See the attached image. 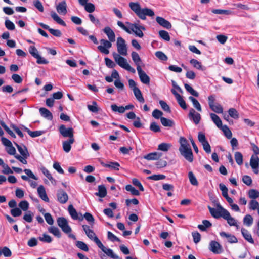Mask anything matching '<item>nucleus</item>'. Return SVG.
Here are the masks:
<instances>
[{"instance_id": "f257e3e1", "label": "nucleus", "mask_w": 259, "mask_h": 259, "mask_svg": "<svg viewBox=\"0 0 259 259\" xmlns=\"http://www.w3.org/2000/svg\"><path fill=\"white\" fill-rule=\"evenodd\" d=\"M116 47L118 53L113 52L112 55L115 62L121 68L135 73V69L131 66L127 60L121 56L127 55V46L125 40L121 37L117 38Z\"/></svg>"}, {"instance_id": "f03ea898", "label": "nucleus", "mask_w": 259, "mask_h": 259, "mask_svg": "<svg viewBox=\"0 0 259 259\" xmlns=\"http://www.w3.org/2000/svg\"><path fill=\"white\" fill-rule=\"evenodd\" d=\"M127 26H126L122 22L118 21L117 25L119 27L125 31L127 33L131 34L134 33L137 37L142 38L144 36L142 30H145V28L144 26L140 25L137 23H131L130 22H126Z\"/></svg>"}, {"instance_id": "7ed1b4c3", "label": "nucleus", "mask_w": 259, "mask_h": 259, "mask_svg": "<svg viewBox=\"0 0 259 259\" xmlns=\"http://www.w3.org/2000/svg\"><path fill=\"white\" fill-rule=\"evenodd\" d=\"M129 6L132 11L142 20H145L146 16L152 17L154 15V12L152 9L147 8H141L138 3L131 2Z\"/></svg>"}, {"instance_id": "20e7f679", "label": "nucleus", "mask_w": 259, "mask_h": 259, "mask_svg": "<svg viewBox=\"0 0 259 259\" xmlns=\"http://www.w3.org/2000/svg\"><path fill=\"white\" fill-rule=\"evenodd\" d=\"M180 146L179 151L181 154L188 161L192 162L193 160V156L192 149L187 139L184 137L180 138Z\"/></svg>"}, {"instance_id": "39448f33", "label": "nucleus", "mask_w": 259, "mask_h": 259, "mask_svg": "<svg viewBox=\"0 0 259 259\" xmlns=\"http://www.w3.org/2000/svg\"><path fill=\"white\" fill-rule=\"evenodd\" d=\"M57 222L58 225L64 233L69 234L71 232V228L69 225L67 219L63 217H59L57 219Z\"/></svg>"}, {"instance_id": "423d86ee", "label": "nucleus", "mask_w": 259, "mask_h": 259, "mask_svg": "<svg viewBox=\"0 0 259 259\" xmlns=\"http://www.w3.org/2000/svg\"><path fill=\"white\" fill-rule=\"evenodd\" d=\"M208 104L210 109L215 113H222L223 109L222 106L219 103H214L215 97L211 95L208 97Z\"/></svg>"}, {"instance_id": "0eeeda50", "label": "nucleus", "mask_w": 259, "mask_h": 259, "mask_svg": "<svg viewBox=\"0 0 259 259\" xmlns=\"http://www.w3.org/2000/svg\"><path fill=\"white\" fill-rule=\"evenodd\" d=\"M82 228L88 238L95 242L97 246L101 242V241L97 237L93 230L91 229L89 226L83 225H82Z\"/></svg>"}, {"instance_id": "6e6552de", "label": "nucleus", "mask_w": 259, "mask_h": 259, "mask_svg": "<svg viewBox=\"0 0 259 259\" xmlns=\"http://www.w3.org/2000/svg\"><path fill=\"white\" fill-rule=\"evenodd\" d=\"M112 42L104 39L100 40L101 45L98 46V49L102 53L108 54L109 53V49L112 47Z\"/></svg>"}, {"instance_id": "1a4fd4ad", "label": "nucleus", "mask_w": 259, "mask_h": 259, "mask_svg": "<svg viewBox=\"0 0 259 259\" xmlns=\"http://www.w3.org/2000/svg\"><path fill=\"white\" fill-rule=\"evenodd\" d=\"M208 209L211 215L215 218H223V214H225L227 211L226 209H224L220 205H218L217 208H211L208 206Z\"/></svg>"}, {"instance_id": "9d476101", "label": "nucleus", "mask_w": 259, "mask_h": 259, "mask_svg": "<svg viewBox=\"0 0 259 259\" xmlns=\"http://www.w3.org/2000/svg\"><path fill=\"white\" fill-rule=\"evenodd\" d=\"M59 131L64 137H68L69 139L74 138L73 130L72 127L67 128L64 125H61L59 127Z\"/></svg>"}, {"instance_id": "9b49d317", "label": "nucleus", "mask_w": 259, "mask_h": 259, "mask_svg": "<svg viewBox=\"0 0 259 259\" xmlns=\"http://www.w3.org/2000/svg\"><path fill=\"white\" fill-rule=\"evenodd\" d=\"M98 247L100 248L102 251L104 252L108 256L113 259H122L119 257L117 254H115L113 251L108 248H107L101 242L98 245Z\"/></svg>"}, {"instance_id": "f8f14e48", "label": "nucleus", "mask_w": 259, "mask_h": 259, "mask_svg": "<svg viewBox=\"0 0 259 259\" xmlns=\"http://www.w3.org/2000/svg\"><path fill=\"white\" fill-rule=\"evenodd\" d=\"M209 249L214 254H220L223 250L222 246L215 241H210Z\"/></svg>"}, {"instance_id": "ddd939ff", "label": "nucleus", "mask_w": 259, "mask_h": 259, "mask_svg": "<svg viewBox=\"0 0 259 259\" xmlns=\"http://www.w3.org/2000/svg\"><path fill=\"white\" fill-rule=\"evenodd\" d=\"M250 165L252 168L253 172L257 174L259 172V158L257 155H252L250 160Z\"/></svg>"}, {"instance_id": "4468645a", "label": "nucleus", "mask_w": 259, "mask_h": 259, "mask_svg": "<svg viewBox=\"0 0 259 259\" xmlns=\"http://www.w3.org/2000/svg\"><path fill=\"white\" fill-rule=\"evenodd\" d=\"M137 70L141 81L143 83L148 84L150 82L149 77L142 70L141 67H137Z\"/></svg>"}, {"instance_id": "2eb2a0df", "label": "nucleus", "mask_w": 259, "mask_h": 259, "mask_svg": "<svg viewBox=\"0 0 259 259\" xmlns=\"http://www.w3.org/2000/svg\"><path fill=\"white\" fill-rule=\"evenodd\" d=\"M189 117L190 119L192 120L196 124H198L201 119L200 114L196 112L193 108H191L189 110Z\"/></svg>"}, {"instance_id": "dca6fc26", "label": "nucleus", "mask_w": 259, "mask_h": 259, "mask_svg": "<svg viewBox=\"0 0 259 259\" xmlns=\"http://www.w3.org/2000/svg\"><path fill=\"white\" fill-rule=\"evenodd\" d=\"M223 218L227 221V223L230 226H235L238 229L239 226L237 224V221L234 218L230 215V213L228 210L226 211L225 214H223Z\"/></svg>"}, {"instance_id": "f3484780", "label": "nucleus", "mask_w": 259, "mask_h": 259, "mask_svg": "<svg viewBox=\"0 0 259 259\" xmlns=\"http://www.w3.org/2000/svg\"><path fill=\"white\" fill-rule=\"evenodd\" d=\"M57 199L59 202L64 204L68 200V195L64 190H59L57 193Z\"/></svg>"}, {"instance_id": "a211bd4d", "label": "nucleus", "mask_w": 259, "mask_h": 259, "mask_svg": "<svg viewBox=\"0 0 259 259\" xmlns=\"http://www.w3.org/2000/svg\"><path fill=\"white\" fill-rule=\"evenodd\" d=\"M39 25L41 26L44 29L48 30L54 36L56 37H60L61 36V32L58 29H54L50 28V27L42 23H39Z\"/></svg>"}, {"instance_id": "6ab92c4d", "label": "nucleus", "mask_w": 259, "mask_h": 259, "mask_svg": "<svg viewBox=\"0 0 259 259\" xmlns=\"http://www.w3.org/2000/svg\"><path fill=\"white\" fill-rule=\"evenodd\" d=\"M103 32L106 34L111 42H114L115 40V34L114 31L109 26L105 27L103 29Z\"/></svg>"}, {"instance_id": "aec40b11", "label": "nucleus", "mask_w": 259, "mask_h": 259, "mask_svg": "<svg viewBox=\"0 0 259 259\" xmlns=\"http://www.w3.org/2000/svg\"><path fill=\"white\" fill-rule=\"evenodd\" d=\"M68 210L69 214L73 220H79L80 221L83 220L82 215H80V217H79L76 210L72 205H69Z\"/></svg>"}, {"instance_id": "412c9836", "label": "nucleus", "mask_w": 259, "mask_h": 259, "mask_svg": "<svg viewBox=\"0 0 259 259\" xmlns=\"http://www.w3.org/2000/svg\"><path fill=\"white\" fill-rule=\"evenodd\" d=\"M156 21L160 25L166 29H170L171 27L170 23L161 17L157 16Z\"/></svg>"}, {"instance_id": "4be33fe9", "label": "nucleus", "mask_w": 259, "mask_h": 259, "mask_svg": "<svg viewBox=\"0 0 259 259\" xmlns=\"http://www.w3.org/2000/svg\"><path fill=\"white\" fill-rule=\"evenodd\" d=\"M56 10L58 13L65 15L67 13V5L65 1H62L56 6Z\"/></svg>"}, {"instance_id": "5701e85b", "label": "nucleus", "mask_w": 259, "mask_h": 259, "mask_svg": "<svg viewBox=\"0 0 259 259\" xmlns=\"http://www.w3.org/2000/svg\"><path fill=\"white\" fill-rule=\"evenodd\" d=\"M37 192L39 196L45 202H49V199L48 197L45 189L42 185H40L37 188Z\"/></svg>"}, {"instance_id": "b1692460", "label": "nucleus", "mask_w": 259, "mask_h": 259, "mask_svg": "<svg viewBox=\"0 0 259 259\" xmlns=\"http://www.w3.org/2000/svg\"><path fill=\"white\" fill-rule=\"evenodd\" d=\"M162 156V154L159 152H152L144 156V158L148 160H157Z\"/></svg>"}, {"instance_id": "393cba45", "label": "nucleus", "mask_w": 259, "mask_h": 259, "mask_svg": "<svg viewBox=\"0 0 259 259\" xmlns=\"http://www.w3.org/2000/svg\"><path fill=\"white\" fill-rule=\"evenodd\" d=\"M74 139H69L68 140L63 142V149L64 151L68 153L71 148V145L74 143Z\"/></svg>"}, {"instance_id": "a878e982", "label": "nucleus", "mask_w": 259, "mask_h": 259, "mask_svg": "<svg viewBox=\"0 0 259 259\" xmlns=\"http://www.w3.org/2000/svg\"><path fill=\"white\" fill-rule=\"evenodd\" d=\"M101 164L105 167L110 168L115 170H118L120 167V164L117 162H109L108 163H105L102 162Z\"/></svg>"}, {"instance_id": "bb28decb", "label": "nucleus", "mask_w": 259, "mask_h": 259, "mask_svg": "<svg viewBox=\"0 0 259 259\" xmlns=\"http://www.w3.org/2000/svg\"><path fill=\"white\" fill-rule=\"evenodd\" d=\"M98 191L95 193V195L100 198H104L107 195V190L105 186L103 185L98 186Z\"/></svg>"}, {"instance_id": "cd10ccee", "label": "nucleus", "mask_w": 259, "mask_h": 259, "mask_svg": "<svg viewBox=\"0 0 259 259\" xmlns=\"http://www.w3.org/2000/svg\"><path fill=\"white\" fill-rule=\"evenodd\" d=\"M39 112L41 115L45 118L51 120L53 119V115L51 112L45 108H40Z\"/></svg>"}, {"instance_id": "c85d7f7f", "label": "nucleus", "mask_w": 259, "mask_h": 259, "mask_svg": "<svg viewBox=\"0 0 259 259\" xmlns=\"http://www.w3.org/2000/svg\"><path fill=\"white\" fill-rule=\"evenodd\" d=\"M23 129L32 138H35L39 137L42 135L44 132L42 131H31L29 128L26 127L24 126Z\"/></svg>"}, {"instance_id": "c756f323", "label": "nucleus", "mask_w": 259, "mask_h": 259, "mask_svg": "<svg viewBox=\"0 0 259 259\" xmlns=\"http://www.w3.org/2000/svg\"><path fill=\"white\" fill-rule=\"evenodd\" d=\"M241 233L243 237L249 243L253 244L254 240L251 236L250 233L245 229H241Z\"/></svg>"}, {"instance_id": "7c9ffc66", "label": "nucleus", "mask_w": 259, "mask_h": 259, "mask_svg": "<svg viewBox=\"0 0 259 259\" xmlns=\"http://www.w3.org/2000/svg\"><path fill=\"white\" fill-rule=\"evenodd\" d=\"M14 144L17 147L18 151L20 152L21 155L24 157H28L29 156V153L25 146H21L15 142H14Z\"/></svg>"}, {"instance_id": "2f4dec72", "label": "nucleus", "mask_w": 259, "mask_h": 259, "mask_svg": "<svg viewBox=\"0 0 259 259\" xmlns=\"http://www.w3.org/2000/svg\"><path fill=\"white\" fill-rule=\"evenodd\" d=\"M51 16L53 19L59 24L63 26H66L65 22L54 11L51 12Z\"/></svg>"}, {"instance_id": "473e14b6", "label": "nucleus", "mask_w": 259, "mask_h": 259, "mask_svg": "<svg viewBox=\"0 0 259 259\" xmlns=\"http://www.w3.org/2000/svg\"><path fill=\"white\" fill-rule=\"evenodd\" d=\"M172 145L168 143H161L158 145L157 150L167 152L171 147Z\"/></svg>"}, {"instance_id": "72a5a7b5", "label": "nucleus", "mask_w": 259, "mask_h": 259, "mask_svg": "<svg viewBox=\"0 0 259 259\" xmlns=\"http://www.w3.org/2000/svg\"><path fill=\"white\" fill-rule=\"evenodd\" d=\"M132 58L135 64L137 67H141L140 63L141 62V59L139 54L136 52H133L131 54Z\"/></svg>"}, {"instance_id": "f704fd0d", "label": "nucleus", "mask_w": 259, "mask_h": 259, "mask_svg": "<svg viewBox=\"0 0 259 259\" xmlns=\"http://www.w3.org/2000/svg\"><path fill=\"white\" fill-rule=\"evenodd\" d=\"M210 116L211 118V120L215 123L216 126L218 128H221V127L222 126V123L220 117L214 113H210Z\"/></svg>"}, {"instance_id": "c9c22d12", "label": "nucleus", "mask_w": 259, "mask_h": 259, "mask_svg": "<svg viewBox=\"0 0 259 259\" xmlns=\"http://www.w3.org/2000/svg\"><path fill=\"white\" fill-rule=\"evenodd\" d=\"M190 63L194 68H196L197 69L200 70H205V68L202 66L201 63L195 59H192L190 60Z\"/></svg>"}, {"instance_id": "e433bc0d", "label": "nucleus", "mask_w": 259, "mask_h": 259, "mask_svg": "<svg viewBox=\"0 0 259 259\" xmlns=\"http://www.w3.org/2000/svg\"><path fill=\"white\" fill-rule=\"evenodd\" d=\"M160 121L161 124L166 127H172L175 125L173 120L166 118L165 117H161Z\"/></svg>"}, {"instance_id": "4c0bfd02", "label": "nucleus", "mask_w": 259, "mask_h": 259, "mask_svg": "<svg viewBox=\"0 0 259 259\" xmlns=\"http://www.w3.org/2000/svg\"><path fill=\"white\" fill-rule=\"evenodd\" d=\"M48 231L58 238H60L61 236V232L59 229L54 226H51L48 228Z\"/></svg>"}, {"instance_id": "58836bf2", "label": "nucleus", "mask_w": 259, "mask_h": 259, "mask_svg": "<svg viewBox=\"0 0 259 259\" xmlns=\"http://www.w3.org/2000/svg\"><path fill=\"white\" fill-rule=\"evenodd\" d=\"M133 92L135 97L140 102H144V99L142 95L141 91L139 89V88H135L133 91Z\"/></svg>"}, {"instance_id": "ea45409f", "label": "nucleus", "mask_w": 259, "mask_h": 259, "mask_svg": "<svg viewBox=\"0 0 259 259\" xmlns=\"http://www.w3.org/2000/svg\"><path fill=\"white\" fill-rule=\"evenodd\" d=\"M212 12L217 14H224L226 15H231L233 12L229 10H223V9H213Z\"/></svg>"}, {"instance_id": "a19ab883", "label": "nucleus", "mask_w": 259, "mask_h": 259, "mask_svg": "<svg viewBox=\"0 0 259 259\" xmlns=\"http://www.w3.org/2000/svg\"><path fill=\"white\" fill-rule=\"evenodd\" d=\"M189 99L192 102L193 106L198 111H202L201 106L199 102L192 96H190Z\"/></svg>"}, {"instance_id": "79ce46f5", "label": "nucleus", "mask_w": 259, "mask_h": 259, "mask_svg": "<svg viewBox=\"0 0 259 259\" xmlns=\"http://www.w3.org/2000/svg\"><path fill=\"white\" fill-rule=\"evenodd\" d=\"M249 208L250 209L253 210L257 209L258 214H259V203L256 200H251L249 204Z\"/></svg>"}, {"instance_id": "37998d69", "label": "nucleus", "mask_w": 259, "mask_h": 259, "mask_svg": "<svg viewBox=\"0 0 259 259\" xmlns=\"http://www.w3.org/2000/svg\"><path fill=\"white\" fill-rule=\"evenodd\" d=\"M75 245L78 248L84 251L87 252L89 251L88 245L82 241H77L75 243Z\"/></svg>"}, {"instance_id": "c03bdc74", "label": "nucleus", "mask_w": 259, "mask_h": 259, "mask_svg": "<svg viewBox=\"0 0 259 259\" xmlns=\"http://www.w3.org/2000/svg\"><path fill=\"white\" fill-rule=\"evenodd\" d=\"M202 223L203 224L198 226V228L201 231H204L206 228L211 226V223L208 220H203Z\"/></svg>"}, {"instance_id": "a18cd8bd", "label": "nucleus", "mask_w": 259, "mask_h": 259, "mask_svg": "<svg viewBox=\"0 0 259 259\" xmlns=\"http://www.w3.org/2000/svg\"><path fill=\"white\" fill-rule=\"evenodd\" d=\"M250 198L254 200L259 197V191L255 189H250L248 192Z\"/></svg>"}, {"instance_id": "49530a36", "label": "nucleus", "mask_w": 259, "mask_h": 259, "mask_svg": "<svg viewBox=\"0 0 259 259\" xmlns=\"http://www.w3.org/2000/svg\"><path fill=\"white\" fill-rule=\"evenodd\" d=\"M38 239L42 242L48 243L52 241L51 237L46 233H44L41 236H39Z\"/></svg>"}, {"instance_id": "de8ad7c7", "label": "nucleus", "mask_w": 259, "mask_h": 259, "mask_svg": "<svg viewBox=\"0 0 259 259\" xmlns=\"http://www.w3.org/2000/svg\"><path fill=\"white\" fill-rule=\"evenodd\" d=\"M253 219L250 214L246 215L243 219V223L247 226H250L253 223Z\"/></svg>"}, {"instance_id": "09e8293b", "label": "nucleus", "mask_w": 259, "mask_h": 259, "mask_svg": "<svg viewBox=\"0 0 259 259\" xmlns=\"http://www.w3.org/2000/svg\"><path fill=\"white\" fill-rule=\"evenodd\" d=\"M125 189L126 191L130 192L133 195L139 196L140 195L139 192L131 185H126Z\"/></svg>"}, {"instance_id": "8fccbe9b", "label": "nucleus", "mask_w": 259, "mask_h": 259, "mask_svg": "<svg viewBox=\"0 0 259 259\" xmlns=\"http://www.w3.org/2000/svg\"><path fill=\"white\" fill-rule=\"evenodd\" d=\"M188 178L191 184L194 186H197L198 185V182L192 171H190L188 173Z\"/></svg>"}, {"instance_id": "3c124183", "label": "nucleus", "mask_w": 259, "mask_h": 259, "mask_svg": "<svg viewBox=\"0 0 259 259\" xmlns=\"http://www.w3.org/2000/svg\"><path fill=\"white\" fill-rule=\"evenodd\" d=\"M185 88L186 91L189 92L192 95L197 97L199 96V93L196 91L194 90L190 85L185 84Z\"/></svg>"}, {"instance_id": "603ef678", "label": "nucleus", "mask_w": 259, "mask_h": 259, "mask_svg": "<svg viewBox=\"0 0 259 259\" xmlns=\"http://www.w3.org/2000/svg\"><path fill=\"white\" fill-rule=\"evenodd\" d=\"M220 128L222 130V131L223 132L227 138L230 139L231 138L232 135V133L227 126L222 125Z\"/></svg>"}, {"instance_id": "864d4df0", "label": "nucleus", "mask_w": 259, "mask_h": 259, "mask_svg": "<svg viewBox=\"0 0 259 259\" xmlns=\"http://www.w3.org/2000/svg\"><path fill=\"white\" fill-rule=\"evenodd\" d=\"M235 159L238 165H241L243 163L242 154L239 152H236L235 153Z\"/></svg>"}, {"instance_id": "5fc2aeb1", "label": "nucleus", "mask_w": 259, "mask_h": 259, "mask_svg": "<svg viewBox=\"0 0 259 259\" xmlns=\"http://www.w3.org/2000/svg\"><path fill=\"white\" fill-rule=\"evenodd\" d=\"M111 109L113 111L118 112L119 113H123L124 112L123 106H118L116 104H112L111 106Z\"/></svg>"}, {"instance_id": "6e6d98bb", "label": "nucleus", "mask_w": 259, "mask_h": 259, "mask_svg": "<svg viewBox=\"0 0 259 259\" xmlns=\"http://www.w3.org/2000/svg\"><path fill=\"white\" fill-rule=\"evenodd\" d=\"M159 36L166 41L170 40V36L168 32L165 30H160L159 31Z\"/></svg>"}, {"instance_id": "4d7b16f0", "label": "nucleus", "mask_w": 259, "mask_h": 259, "mask_svg": "<svg viewBox=\"0 0 259 259\" xmlns=\"http://www.w3.org/2000/svg\"><path fill=\"white\" fill-rule=\"evenodd\" d=\"M33 215L31 211H28L23 216V219L27 222L30 223L32 221Z\"/></svg>"}, {"instance_id": "13d9d810", "label": "nucleus", "mask_w": 259, "mask_h": 259, "mask_svg": "<svg viewBox=\"0 0 259 259\" xmlns=\"http://www.w3.org/2000/svg\"><path fill=\"white\" fill-rule=\"evenodd\" d=\"M33 4L39 11L41 12H44V7L39 0H33Z\"/></svg>"}, {"instance_id": "bf43d9fd", "label": "nucleus", "mask_w": 259, "mask_h": 259, "mask_svg": "<svg viewBox=\"0 0 259 259\" xmlns=\"http://www.w3.org/2000/svg\"><path fill=\"white\" fill-rule=\"evenodd\" d=\"M11 214L14 217L20 216L22 214V210L20 208L16 207L12 209L10 211Z\"/></svg>"}, {"instance_id": "052dcab7", "label": "nucleus", "mask_w": 259, "mask_h": 259, "mask_svg": "<svg viewBox=\"0 0 259 259\" xmlns=\"http://www.w3.org/2000/svg\"><path fill=\"white\" fill-rule=\"evenodd\" d=\"M19 208L23 211H27L29 208V203L27 201L24 200L21 201L19 205Z\"/></svg>"}, {"instance_id": "680f3d73", "label": "nucleus", "mask_w": 259, "mask_h": 259, "mask_svg": "<svg viewBox=\"0 0 259 259\" xmlns=\"http://www.w3.org/2000/svg\"><path fill=\"white\" fill-rule=\"evenodd\" d=\"M83 6H84V9L89 13H92L95 11V6L92 3H88L86 2Z\"/></svg>"}, {"instance_id": "e2e57ef3", "label": "nucleus", "mask_w": 259, "mask_h": 259, "mask_svg": "<svg viewBox=\"0 0 259 259\" xmlns=\"http://www.w3.org/2000/svg\"><path fill=\"white\" fill-rule=\"evenodd\" d=\"M229 115L234 119H237L239 118V114L237 111L234 108H230L228 110Z\"/></svg>"}, {"instance_id": "0e129e2a", "label": "nucleus", "mask_w": 259, "mask_h": 259, "mask_svg": "<svg viewBox=\"0 0 259 259\" xmlns=\"http://www.w3.org/2000/svg\"><path fill=\"white\" fill-rule=\"evenodd\" d=\"M219 188L221 191H222V195L225 198V197L228 196V189L226 187V186L223 183H221L219 184Z\"/></svg>"}, {"instance_id": "69168bd1", "label": "nucleus", "mask_w": 259, "mask_h": 259, "mask_svg": "<svg viewBox=\"0 0 259 259\" xmlns=\"http://www.w3.org/2000/svg\"><path fill=\"white\" fill-rule=\"evenodd\" d=\"M3 170L2 172L5 175L12 174L13 171L10 168V167L6 164H4L3 166Z\"/></svg>"}, {"instance_id": "338daca9", "label": "nucleus", "mask_w": 259, "mask_h": 259, "mask_svg": "<svg viewBox=\"0 0 259 259\" xmlns=\"http://www.w3.org/2000/svg\"><path fill=\"white\" fill-rule=\"evenodd\" d=\"M5 25L6 27L10 30H13L15 28L14 24L8 19L5 20Z\"/></svg>"}, {"instance_id": "774afa93", "label": "nucleus", "mask_w": 259, "mask_h": 259, "mask_svg": "<svg viewBox=\"0 0 259 259\" xmlns=\"http://www.w3.org/2000/svg\"><path fill=\"white\" fill-rule=\"evenodd\" d=\"M28 50H29L30 54L34 58H35V56H37L39 55V53H38L37 49L34 46H30Z\"/></svg>"}]
</instances>
